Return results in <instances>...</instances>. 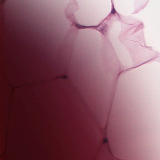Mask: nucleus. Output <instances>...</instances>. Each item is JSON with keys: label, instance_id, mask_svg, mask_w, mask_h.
Segmentation results:
<instances>
[{"label": "nucleus", "instance_id": "obj_1", "mask_svg": "<svg viewBox=\"0 0 160 160\" xmlns=\"http://www.w3.org/2000/svg\"><path fill=\"white\" fill-rule=\"evenodd\" d=\"M76 26L78 28H83L85 27H84V26H81L80 25H78V24H76Z\"/></svg>", "mask_w": 160, "mask_h": 160}, {"label": "nucleus", "instance_id": "obj_2", "mask_svg": "<svg viewBox=\"0 0 160 160\" xmlns=\"http://www.w3.org/2000/svg\"><path fill=\"white\" fill-rule=\"evenodd\" d=\"M103 142L105 143H107L108 142V141L107 138H105L104 139Z\"/></svg>", "mask_w": 160, "mask_h": 160}, {"label": "nucleus", "instance_id": "obj_3", "mask_svg": "<svg viewBox=\"0 0 160 160\" xmlns=\"http://www.w3.org/2000/svg\"><path fill=\"white\" fill-rule=\"evenodd\" d=\"M115 10L114 9H113L112 11V13L114 14L115 13Z\"/></svg>", "mask_w": 160, "mask_h": 160}]
</instances>
